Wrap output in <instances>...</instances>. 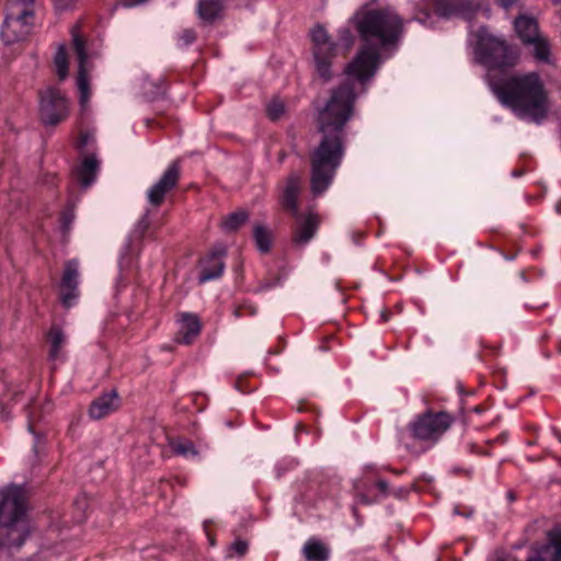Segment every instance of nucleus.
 <instances>
[{"label":"nucleus","mask_w":561,"mask_h":561,"mask_svg":"<svg viewBox=\"0 0 561 561\" xmlns=\"http://www.w3.org/2000/svg\"><path fill=\"white\" fill-rule=\"evenodd\" d=\"M364 42L355 58L346 66V79L331 91L318 114L321 139L310 151V188L313 195L323 194L333 183L345 156L346 124L354 115L357 88L367 90L375 76L380 48L394 45L402 32V20L388 10L358 11L352 19Z\"/></svg>","instance_id":"nucleus-1"},{"label":"nucleus","mask_w":561,"mask_h":561,"mask_svg":"<svg viewBox=\"0 0 561 561\" xmlns=\"http://www.w3.org/2000/svg\"><path fill=\"white\" fill-rule=\"evenodd\" d=\"M490 88L499 101L518 117L540 124L548 115V93L536 72L490 76Z\"/></svg>","instance_id":"nucleus-2"},{"label":"nucleus","mask_w":561,"mask_h":561,"mask_svg":"<svg viewBox=\"0 0 561 561\" xmlns=\"http://www.w3.org/2000/svg\"><path fill=\"white\" fill-rule=\"evenodd\" d=\"M24 492L11 485L0 490V551L20 548L30 534Z\"/></svg>","instance_id":"nucleus-3"},{"label":"nucleus","mask_w":561,"mask_h":561,"mask_svg":"<svg viewBox=\"0 0 561 561\" xmlns=\"http://www.w3.org/2000/svg\"><path fill=\"white\" fill-rule=\"evenodd\" d=\"M476 60L488 69L490 76H505L504 70L512 68L518 60V51L503 37L493 35L488 27L481 26L474 34Z\"/></svg>","instance_id":"nucleus-4"},{"label":"nucleus","mask_w":561,"mask_h":561,"mask_svg":"<svg viewBox=\"0 0 561 561\" xmlns=\"http://www.w3.org/2000/svg\"><path fill=\"white\" fill-rule=\"evenodd\" d=\"M41 5L36 0H8L0 37L5 45L24 42L33 33Z\"/></svg>","instance_id":"nucleus-5"},{"label":"nucleus","mask_w":561,"mask_h":561,"mask_svg":"<svg viewBox=\"0 0 561 561\" xmlns=\"http://www.w3.org/2000/svg\"><path fill=\"white\" fill-rule=\"evenodd\" d=\"M311 41L313 44L316 71L320 78L329 81L332 77V59L337 55L340 47L348 50L353 46L355 35L350 27H342L339 30V43H334L330 39L325 28L318 25L311 32Z\"/></svg>","instance_id":"nucleus-6"},{"label":"nucleus","mask_w":561,"mask_h":561,"mask_svg":"<svg viewBox=\"0 0 561 561\" xmlns=\"http://www.w3.org/2000/svg\"><path fill=\"white\" fill-rule=\"evenodd\" d=\"M453 423L451 414L445 411L427 410L409 423L408 431L414 439L430 448L437 444Z\"/></svg>","instance_id":"nucleus-7"},{"label":"nucleus","mask_w":561,"mask_h":561,"mask_svg":"<svg viewBox=\"0 0 561 561\" xmlns=\"http://www.w3.org/2000/svg\"><path fill=\"white\" fill-rule=\"evenodd\" d=\"M41 118L45 125L55 126L68 115V102L59 90L48 88L41 93Z\"/></svg>","instance_id":"nucleus-8"},{"label":"nucleus","mask_w":561,"mask_h":561,"mask_svg":"<svg viewBox=\"0 0 561 561\" xmlns=\"http://www.w3.org/2000/svg\"><path fill=\"white\" fill-rule=\"evenodd\" d=\"M181 178V160L172 161L157 183H154L147 193L148 202L153 207L163 204L169 192L174 190Z\"/></svg>","instance_id":"nucleus-9"},{"label":"nucleus","mask_w":561,"mask_h":561,"mask_svg":"<svg viewBox=\"0 0 561 561\" xmlns=\"http://www.w3.org/2000/svg\"><path fill=\"white\" fill-rule=\"evenodd\" d=\"M72 47L77 55L79 64L77 85L80 92V103L82 106H84L90 99L89 78L88 71L85 69V64L88 61L89 56L85 48V41L76 28L72 30Z\"/></svg>","instance_id":"nucleus-10"},{"label":"nucleus","mask_w":561,"mask_h":561,"mask_svg":"<svg viewBox=\"0 0 561 561\" xmlns=\"http://www.w3.org/2000/svg\"><path fill=\"white\" fill-rule=\"evenodd\" d=\"M478 7V0H432L434 13L444 19L451 16L471 19Z\"/></svg>","instance_id":"nucleus-11"},{"label":"nucleus","mask_w":561,"mask_h":561,"mask_svg":"<svg viewBox=\"0 0 561 561\" xmlns=\"http://www.w3.org/2000/svg\"><path fill=\"white\" fill-rule=\"evenodd\" d=\"M295 219L293 226L291 242L296 247H304L310 242L318 231L320 220L318 215L313 213L302 214L298 213V216H291Z\"/></svg>","instance_id":"nucleus-12"},{"label":"nucleus","mask_w":561,"mask_h":561,"mask_svg":"<svg viewBox=\"0 0 561 561\" xmlns=\"http://www.w3.org/2000/svg\"><path fill=\"white\" fill-rule=\"evenodd\" d=\"M226 250L217 248L209 251L199 262L198 282L201 284L218 279L225 271Z\"/></svg>","instance_id":"nucleus-13"},{"label":"nucleus","mask_w":561,"mask_h":561,"mask_svg":"<svg viewBox=\"0 0 561 561\" xmlns=\"http://www.w3.org/2000/svg\"><path fill=\"white\" fill-rule=\"evenodd\" d=\"M79 264L76 260L66 262L60 282V299L66 308L72 306L78 297Z\"/></svg>","instance_id":"nucleus-14"},{"label":"nucleus","mask_w":561,"mask_h":561,"mask_svg":"<svg viewBox=\"0 0 561 561\" xmlns=\"http://www.w3.org/2000/svg\"><path fill=\"white\" fill-rule=\"evenodd\" d=\"M122 404V399L115 388L104 390L90 404L89 416L93 420L106 417L110 413L115 412Z\"/></svg>","instance_id":"nucleus-15"},{"label":"nucleus","mask_w":561,"mask_h":561,"mask_svg":"<svg viewBox=\"0 0 561 561\" xmlns=\"http://www.w3.org/2000/svg\"><path fill=\"white\" fill-rule=\"evenodd\" d=\"M301 191L300 178L297 174H290L286 181V185L279 196L282 208L290 216H298L299 195Z\"/></svg>","instance_id":"nucleus-16"},{"label":"nucleus","mask_w":561,"mask_h":561,"mask_svg":"<svg viewBox=\"0 0 561 561\" xmlns=\"http://www.w3.org/2000/svg\"><path fill=\"white\" fill-rule=\"evenodd\" d=\"M179 317L180 328L175 341L180 344L191 345L201 334V320L196 314L190 312H182Z\"/></svg>","instance_id":"nucleus-17"},{"label":"nucleus","mask_w":561,"mask_h":561,"mask_svg":"<svg viewBox=\"0 0 561 561\" xmlns=\"http://www.w3.org/2000/svg\"><path fill=\"white\" fill-rule=\"evenodd\" d=\"M99 171L100 161L94 154H90L73 170V176L81 187L87 188L95 182Z\"/></svg>","instance_id":"nucleus-18"},{"label":"nucleus","mask_w":561,"mask_h":561,"mask_svg":"<svg viewBox=\"0 0 561 561\" xmlns=\"http://www.w3.org/2000/svg\"><path fill=\"white\" fill-rule=\"evenodd\" d=\"M46 342L49 345L48 358L51 362H64L66 354L64 347L67 343V337L58 325H51L46 333Z\"/></svg>","instance_id":"nucleus-19"},{"label":"nucleus","mask_w":561,"mask_h":561,"mask_svg":"<svg viewBox=\"0 0 561 561\" xmlns=\"http://www.w3.org/2000/svg\"><path fill=\"white\" fill-rule=\"evenodd\" d=\"M514 28L525 45L529 42H534L535 38L539 36V27L536 19L525 14H520L515 19Z\"/></svg>","instance_id":"nucleus-20"},{"label":"nucleus","mask_w":561,"mask_h":561,"mask_svg":"<svg viewBox=\"0 0 561 561\" xmlns=\"http://www.w3.org/2000/svg\"><path fill=\"white\" fill-rule=\"evenodd\" d=\"M538 558L542 561H561V529L549 533L548 542L542 547Z\"/></svg>","instance_id":"nucleus-21"},{"label":"nucleus","mask_w":561,"mask_h":561,"mask_svg":"<svg viewBox=\"0 0 561 561\" xmlns=\"http://www.w3.org/2000/svg\"><path fill=\"white\" fill-rule=\"evenodd\" d=\"M222 11V3L220 0H199L198 15L208 23L214 22Z\"/></svg>","instance_id":"nucleus-22"},{"label":"nucleus","mask_w":561,"mask_h":561,"mask_svg":"<svg viewBox=\"0 0 561 561\" xmlns=\"http://www.w3.org/2000/svg\"><path fill=\"white\" fill-rule=\"evenodd\" d=\"M253 239L257 250L266 254L272 249L273 236L268 228L263 225L256 224L253 227Z\"/></svg>","instance_id":"nucleus-23"},{"label":"nucleus","mask_w":561,"mask_h":561,"mask_svg":"<svg viewBox=\"0 0 561 561\" xmlns=\"http://www.w3.org/2000/svg\"><path fill=\"white\" fill-rule=\"evenodd\" d=\"M249 216L247 210L239 209L226 216L222 219L221 227L227 232H236L249 220Z\"/></svg>","instance_id":"nucleus-24"},{"label":"nucleus","mask_w":561,"mask_h":561,"mask_svg":"<svg viewBox=\"0 0 561 561\" xmlns=\"http://www.w3.org/2000/svg\"><path fill=\"white\" fill-rule=\"evenodd\" d=\"M304 556L308 561H327L329 558V550L320 541L309 540L304 546Z\"/></svg>","instance_id":"nucleus-25"},{"label":"nucleus","mask_w":561,"mask_h":561,"mask_svg":"<svg viewBox=\"0 0 561 561\" xmlns=\"http://www.w3.org/2000/svg\"><path fill=\"white\" fill-rule=\"evenodd\" d=\"M54 64L56 67L57 76L60 80L66 79L68 76V69H69V62H68V54L65 48V46H59L55 57H54Z\"/></svg>","instance_id":"nucleus-26"},{"label":"nucleus","mask_w":561,"mask_h":561,"mask_svg":"<svg viewBox=\"0 0 561 561\" xmlns=\"http://www.w3.org/2000/svg\"><path fill=\"white\" fill-rule=\"evenodd\" d=\"M527 45L534 46V56L537 60L549 62L550 45L545 38L539 35L534 42H529Z\"/></svg>","instance_id":"nucleus-27"},{"label":"nucleus","mask_w":561,"mask_h":561,"mask_svg":"<svg viewBox=\"0 0 561 561\" xmlns=\"http://www.w3.org/2000/svg\"><path fill=\"white\" fill-rule=\"evenodd\" d=\"M173 451L183 457L190 458L196 456V450L192 442L186 439H178L171 443Z\"/></svg>","instance_id":"nucleus-28"},{"label":"nucleus","mask_w":561,"mask_h":561,"mask_svg":"<svg viewBox=\"0 0 561 561\" xmlns=\"http://www.w3.org/2000/svg\"><path fill=\"white\" fill-rule=\"evenodd\" d=\"M284 113L285 104L280 99L275 98L267 103L266 115L271 121H278Z\"/></svg>","instance_id":"nucleus-29"},{"label":"nucleus","mask_w":561,"mask_h":561,"mask_svg":"<svg viewBox=\"0 0 561 561\" xmlns=\"http://www.w3.org/2000/svg\"><path fill=\"white\" fill-rule=\"evenodd\" d=\"M256 312H257V308L255 305H253L250 301H243L234 308L233 316L237 319H240L245 316L253 317L256 314Z\"/></svg>","instance_id":"nucleus-30"},{"label":"nucleus","mask_w":561,"mask_h":561,"mask_svg":"<svg viewBox=\"0 0 561 561\" xmlns=\"http://www.w3.org/2000/svg\"><path fill=\"white\" fill-rule=\"evenodd\" d=\"M506 368L496 365L491 366L492 386H504L506 383Z\"/></svg>","instance_id":"nucleus-31"},{"label":"nucleus","mask_w":561,"mask_h":561,"mask_svg":"<svg viewBox=\"0 0 561 561\" xmlns=\"http://www.w3.org/2000/svg\"><path fill=\"white\" fill-rule=\"evenodd\" d=\"M249 545L245 540L237 539L231 543L228 551V557L239 556L242 557L247 553Z\"/></svg>","instance_id":"nucleus-32"},{"label":"nucleus","mask_w":561,"mask_h":561,"mask_svg":"<svg viewBox=\"0 0 561 561\" xmlns=\"http://www.w3.org/2000/svg\"><path fill=\"white\" fill-rule=\"evenodd\" d=\"M72 220H73L72 210L64 209L59 217L60 227L64 232H67L70 229Z\"/></svg>","instance_id":"nucleus-33"},{"label":"nucleus","mask_w":561,"mask_h":561,"mask_svg":"<svg viewBox=\"0 0 561 561\" xmlns=\"http://www.w3.org/2000/svg\"><path fill=\"white\" fill-rule=\"evenodd\" d=\"M149 226H150V221L148 219V214H145L141 219L138 221V226H137V232L139 234V238H145L148 229H149Z\"/></svg>","instance_id":"nucleus-34"},{"label":"nucleus","mask_w":561,"mask_h":561,"mask_svg":"<svg viewBox=\"0 0 561 561\" xmlns=\"http://www.w3.org/2000/svg\"><path fill=\"white\" fill-rule=\"evenodd\" d=\"M431 19H432V13L427 10H421L415 14V20L425 26L431 25V22H430Z\"/></svg>","instance_id":"nucleus-35"},{"label":"nucleus","mask_w":561,"mask_h":561,"mask_svg":"<svg viewBox=\"0 0 561 561\" xmlns=\"http://www.w3.org/2000/svg\"><path fill=\"white\" fill-rule=\"evenodd\" d=\"M181 38L185 45H191L195 41L196 34L193 30H184Z\"/></svg>","instance_id":"nucleus-36"},{"label":"nucleus","mask_w":561,"mask_h":561,"mask_svg":"<svg viewBox=\"0 0 561 561\" xmlns=\"http://www.w3.org/2000/svg\"><path fill=\"white\" fill-rule=\"evenodd\" d=\"M499 350H500V346H488V347H485V351H483V353L480 354V356L483 360H489L488 356L489 355H491V356L497 355Z\"/></svg>","instance_id":"nucleus-37"},{"label":"nucleus","mask_w":561,"mask_h":561,"mask_svg":"<svg viewBox=\"0 0 561 561\" xmlns=\"http://www.w3.org/2000/svg\"><path fill=\"white\" fill-rule=\"evenodd\" d=\"M210 520H205L203 524L204 531L207 536L208 542L210 546H215V537L211 535L209 530Z\"/></svg>","instance_id":"nucleus-38"},{"label":"nucleus","mask_w":561,"mask_h":561,"mask_svg":"<svg viewBox=\"0 0 561 561\" xmlns=\"http://www.w3.org/2000/svg\"><path fill=\"white\" fill-rule=\"evenodd\" d=\"M89 142V134L88 133H80L77 147L78 149H83Z\"/></svg>","instance_id":"nucleus-39"},{"label":"nucleus","mask_w":561,"mask_h":561,"mask_svg":"<svg viewBox=\"0 0 561 561\" xmlns=\"http://www.w3.org/2000/svg\"><path fill=\"white\" fill-rule=\"evenodd\" d=\"M519 0H496V3L505 10H510L517 4Z\"/></svg>","instance_id":"nucleus-40"},{"label":"nucleus","mask_w":561,"mask_h":561,"mask_svg":"<svg viewBox=\"0 0 561 561\" xmlns=\"http://www.w3.org/2000/svg\"><path fill=\"white\" fill-rule=\"evenodd\" d=\"M376 486L382 495H388V483L385 480H378Z\"/></svg>","instance_id":"nucleus-41"},{"label":"nucleus","mask_w":561,"mask_h":561,"mask_svg":"<svg viewBox=\"0 0 561 561\" xmlns=\"http://www.w3.org/2000/svg\"><path fill=\"white\" fill-rule=\"evenodd\" d=\"M364 238H365V232H363V231H354L352 234V239L355 244H360V242L363 241Z\"/></svg>","instance_id":"nucleus-42"},{"label":"nucleus","mask_w":561,"mask_h":561,"mask_svg":"<svg viewBox=\"0 0 561 561\" xmlns=\"http://www.w3.org/2000/svg\"><path fill=\"white\" fill-rule=\"evenodd\" d=\"M251 375H252V374H250V373H244V374L239 375V376L237 377L236 382H234V385H233V386H236V387L242 386V383H243V382L247 380V378H248L249 376H251Z\"/></svg>","instance_id":"nucleus-43"},{"label":"nucleus","mask_w":561,"mask_h":561,"mask_svg":"<svg viewBox=\"0 0 561 561\" xmlns=\"http://www.w3.org/2000/svg\"><path fill=\"white\" fill-rule=\"evenodd\" d=\"M76 0H55V4L59 8V9H65L67 7H69L71 3H73Z\"/></svg>","instance_id":"nucleus-44"},{"label":"nucleus","mask_w":561,"mask_h":561,"mask_svg":"<svg viewBox=\"0 0 561 561\" xmlns=\"http://www.w3.org/2000/svg\"><path fill=\"white\" fill-rule=\"evenodd\" d=\"M525 171L523 169H514L512 171V176L513 178H520L522 175H524Z\"/></svg>","instance_id":"nucleus-45"},{"label":"nucleus","mask_w":561,"mask_h":561,"mask_svg":"<svg viewBox=\"0 0 561 561\" xmlns=\"http://www.w3.org/2000/svg\"><path fill=\"white\" fill-rule=\"evenodd\" d=\"M390 313L388 311H383L381 314L382 322H387L389 320Z\"/></svg>","instance_id":"nucleus-46"},{"label":"nucleus","mask_w":561,"mask_h":561,"mask_svg":"<svg viewBox=\"0 0 561 561\" xmlns=\"http://www.w3.org/2000/svg\"><path fill=\"white\" fill-rule=\"evenodd\" d=\"M360 502H362V503H365V504H370V503H371V501H369V500H368V497H367L366 495H362V496H360Z\"/></svg>","instance_id":"nucleus-47"},{"label":"nucleus","mask_w":561,"mask_h":561,"mask_svg":"<svg viewBox=\"0 0 561 561\" xmlns=\"http://www.w3.org/2000/svg\"><path fill=\"white\" fill-rule=\"evenodd\" d=\"M279 352H280V351H278L277 348H275V350L271 348V350L268 351V355H277Z\"/></svg>","instance_id":"nucleus-48"},{"label":"nucleus","mask_w":561,"mask_h":561,"mask_svg":"<svg viewBox=\"0 0 561 561\" xmlns=\"http://www.w3.org/2000/svg\"><path fill=\"white\" fill-rule=\"evenodd\" d=\"M527 561H542V559L538 557L529 558Z\"/></svg>","instance_id":"nucleus-49"},{"label":"nucleus","mask_w":561,"mask_h":561,"mask_svg":"<svg viewBox=\"0 0 561 561\" xmlns=\"http://www.w3.org/2000/svg\"><path fill=\"white\" fill-rule=\"evenodd\" d=\"M276 471H277V477H279L282 474V472H280V465H277Z\"/></svg>","instance_id":"nucleus-50"},{"label":"nucleus","mask_w":561,"mask_h":561,"mask_svg":"<svg viewBox=\"0 0 561 561\" xmlns=\"http://www.w3.org/2000/svg\"><path fill=\"white\" fill-rule=\"evenodd\" d=\"M146 1H147V0H135V3H137V4H138V3H144V2H146Z\"/></svg>","instance_id":"nucleus-51"},{"label":"nucleus","mask_w":561,"mask_h":561,"mask_svg":"<svg viewBox=\"0 0 561 561\" xmlns=\"http://www.w3.org/2000/svg\"><path fill=\"white\" fill-rule=\"evenodd\" d=\"M558 352L561 353V341L558 343Z\"/></svg>","instance_id":"nucleus-52"},{"label":"nucleus","mask_w":561,"mask_h":561,"mask_svg":"<svg viewBox=\"0 0 561 561\" xmlns=\"http://www.w3.org/2000/svg\"><path fill=\"white\" fill-rule=\"evenodd\" d=\"M288 466L293 467L294 466V461L293 460L288 461Z\"/></svg>","instance_id":"nucleus-53"},{"label":"nucleus","mask_w":561,"mask_h":561,"mask_svg":"<svg viewBox=\"0 0 561 561\" xmlns=\"http://www.w3.org/2000/svg\"><path fill=\"white\" fill-rule=\"evenodd\" d=\"M285 154L282 153L280 157H279V160L282 161L284 159Z\"/></svg>","instance_id":"nucleus-54"},{"label":"nucleus","mask_w":561,"mask_h":561,"mask_svg":"<svg viewBox=\"0 0 561 561\" xmlns=\"http://www.w3.org/2000/svg\"><path fill=\"white\" fill-rule=\"evenodd\" d=\"M483 386H485V382L481 381L480 387H483Z\"/></svg>","instance_id":"nucleus-55"},{"label":"nucleus","mask_w":561,"mask_h":561,"mask_svg":"<svg viewBox=\"0 0 561 561\" xmlns=\"http://www.w3.org/2000/svg\"><path fill=\"white\" fill-rule=\"evenodd\" d=\"M556 3H560L561 0H553Z\"/></svg>","instance_id":"nucleus-56"},{"label":"nucleus","mask_w":561,"mask_h":561,"mask_svg":"<svg viewBox=\"0 0 561 561\" xmlns=\"http://www.w3.org/2000/svg\"><path fill=\"white\" fill-rule=\"evenodd\" d=\"M560 440H561V438H560Z\"/></svg>","instance_id":"nucleus-57"}]
</instances>
